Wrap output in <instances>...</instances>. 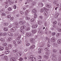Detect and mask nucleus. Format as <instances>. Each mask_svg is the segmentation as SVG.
<instances>
[{
    "label": "nucleus",
    "instance_id": "1",
    "mask_svg": "<svg viewBox=\"0 0 61 61\" xmlns=\"http://www.w3.org/2000/svg\"><path fill=\"white\" fill-rule=\"evenodd\" d=\"M25 26L24 25L22 26L20 28L21 30H20V31L21 33H24V31L23 30V29H24L25 28Z\"/></svg>",
    "mask_w": 61,
    "mask_h": 61
},
{
    "label": "nucleus",
    "instance_id": "2",
    "mask_svg": "<svg viewBox=\"0 0 61 61\" xmlns=\"http://www.w3.org/2000/svg\"><path fill=\"white\" fill-rule=\"evenodd\" d=\"M16 55L18 56H22V53L20 52H18L17 53Z\"/></svg>",
    "mask_w": 61,
    "mask_h": 61
},
{
    "label": "nucleus",
    "instance_id": "3",
    "mask_svg": "<svg viewBox=\"0 0 61 61\" xmlns=\"http://www.w3.org/2000/svg\"><path fill=\"white\" fill-rule=\"evenodd\" d=\"M44 10H47V9L46 7H44L43 8L41 9V12H44Z\"/></svg>",
    "mask_w": 61,
    "mask_h": 61
},
{
    "label": "nucleus",
    "instance_id": "4",
    "mask_svg": "<svg viewBox=\"0 0 61 61\" xmlns=\"http://www.w3.org/2000/svg\"><path fill=\"white\" fill-rule=\"evenodd\" d=\"M10 60L11 61H16V58L12 57L10 59Z\"/></svg>",
    "mask_w": 61,
    "mask_h": 61
},
{
    "label": "nucleus",
    "instance_id": "5",
    "mask_svg": "<svg viewBox=\"0 0 61 61\" xmlns=\"http://www.w3.org/2000/svg\"><path fill=\"white\" fill-rule=\"evenodd\" d=\"M57 43L58 44H60L61 43V40L59 39L57 41Z\"/></svg>",
    "mask_w": 61,
    "mask_h": 61
},
{
    "label": "nucleus",
    "instance_id": "6",
    "mask_svg": "<svg viewBox=\"0 0 61 61\" xmlns=\"http://www.w3.org/2000/svg\"><path fill=\"white\" fill-rule=\"evenodd\" d=\"M46 6L47 8H50V7H51V5L49 4H47L46 5Z\"/></svg>",
    "mask_w": 61,
    "mask_h": 61
},
{
    "label": "nucleus",
    "instance_id": "7",
    "mask_svg": "<svg viewBox=\"0 0 61 61\" xmlns=\"http://www.w3.org/2000/svg\"><path fill=\"white\" fill-rule=\"evenodd\" d=\"M37 27V25L36 24L33 25L32 26V27L33 28H36Z\"/></svg>",
    "mask_w": 61,
    "mask_h": 61
},
{
    "label": "nucleus",
    "instance_id": "8",
    "mask_svg": "<svg viewBox=\"0 0 61 61\" xmlns=\"http://www.w3.org/2000/svg\"><path fill=\"white\" fill-rule=\"evenodd\" d=\"M15 30V28L13 27L11 29V31L12 32H14Z\"/></svg>",
    "mask_w": 61,
    "mask_h": 61
},
{
    "label": "nucleus",
    "instance_id": "9",
    "mask_svg": "<svg viewBox=\"0 0 61 61\" xmlns=\"http://www.w3.org/2000/svg\"><path fill=\"white\" fill-rule=\"evenodd\" d=\"M52 59L54 61H56L57 59L56 57H53L52 58Z\"/></svg>",
    "mask_w": 61,
    "mask_h": 61
},
{
    "label": "nucleus",
    "instance_id": "10",
    "mask_svg": "<svg viewBox=\"0 0 61 61\" xmlns=\"http://www.w3.org/2000/svg\"><path fill=\"white\" fill-rule=\"evenodd\" d=\"M36 2L34 1H33L31 3V5L32 6H34L35 5H36Z\"/></svg>",
    "mask_w": 61,
    "mask_h": 61
},
{
    "label": "nucleus",
    "instance_id": "11",
    "mask_svg": "<svg viewBox=\"0 0 61 61\" xmlns=\"http://www.w3.org/2000/svg\"><path fill=\"white\" fill-rule=\"evenodd\" d=\"M7 43H2V46H7Z\"/></svg>",
    "mask_w": 61,
    "mask_h": 61
},
{
    "label": "nucleus",
    "instance_id": "12",
    "mask_svg": "<svg viewBox=\"0 0 61 61\" xmlns=\"http://www.w3.org/2000/svg\"><path fill=\"white\" fill-rule=\"evenodd\" d=\"M51 41L52 42H55V39L54 38H52L51 39Z\"/></svg>",
    "mask_w": 61,
    "mask_h": 61
},
{
    "label": "nucleus",
    "instance_id": "13",
    "mask_svg": "<svg viewBox=\"0 0 61 61\" xmlns=\"http://www.w3.org/2000/svg\"><path fill=\"white\" fill-rule=\"evenodd\" d=\"M8 48L9 49H11L12 48V45L11 44H9L8 46Z\"/></svg>",
    "mask_w": 61,
    "mask_h": 61
},
{
    "label": "nucleus",
    "instance_id": "14",
    "mask_svg": "<svg viewBox=\"0 0 61 61\" xmlns=\"http://www.w3.org/2000/svg\"><path fill=\"white\" fill-rule=\"evenodd\" d=\"M19 24L21 25H24L25 24V23L23 22L20 21L19 22Z\"/></svg>",
    "mask_w": 61,
    "mask_h": 61
},
{
    "label": "nucleus",
    "instance_id": "15",
    "mask_svg": "<svg viewBox=\"0 0 61 61\" xmlns=\"http://www.w3.org/2000/svg\"><path fill=\"white\" fill-rule=\"evenodd\" d=\"M49 50H47V51L45 52L46 54L47 55H49Z\"/></svg>",
    "mask_w": 61,
    "mask_h": 61
},
{
    "label": "nucleus",
    "instance_id": "16",
    "mask_svg": "<svg viewBox=\"0 0 61 61\" xmlns=\"http://www.w3.org/2000/svg\"><path fill=\"white\" fill-rule=\"evenodd\" d=\"M4 47L0 46V51H3L4 50Z\"/></svg>",
    "mask_w": 61,
    "mask_h": 61
},
{
    "label": "nucleus",
    "instance_id": "17",
    "mask_svg": "<svg viewBox=\"0 0 61 61\" xmlns=\"http://www.w3.org/2000/svg\"><path fill=\"white\" fill-rule=\"evenodd\" d=\"M3 30H4V31H7L8 30V28L7 27L3 28Z\"/></svg>",
    "mask_w": 61,
    "mask_h": 61
},
{
    "label": "nucleus",
    "instance_id": "18",
    "mask_svg": "<svg viewBox=\"0 0 61 61\" xmlns=\"http://www.w3.org/2000/svg\"><path fill=\"white\" fill-rule=\"evenodd\" d=\"M8 34L10 36H13V34L12 33H10L9 32L8 33Z\"/></svg>",
    "mask_w": 61,
    "mask_h": 61
},
{
    "label": "nucleus",
    "instance_id": "19",
    "mask_svg": "<svg viewBox=\"0 0 61 61\" xmlns=\"http://www.w3.org/2000/svg\"><path fill=\"white\" fill-rule=\"evenodd\" d=\"M35 46L34 45H32V46L30 47V48L31 49H34V48H35Z\"/></svg>",
    "mask_w": 61,
    "mask_h": 61
},
{
    "label": "nucleus",
    "instance_id": "20",
    "mask_svg": "<svg viewBox=\"0 0 61 61\" xmlns=\"http://www.w3.org/2000/svg\"><path fill=\"white\" fill-rule=\"evenodd\" d=\"M32 33L33 34H35L36 33V30H34L32 31Z\"/></svg>",
    "mask_w": 61,
    "mask_h": 61
},
{
    "label": "nucleus",
    "instance_id": "21",
    "mask_svg": "<svg viewBox=\"0 0 61 61\" xmlns=\"http://www.w3.org/2000/svg\"><path fill=\"white\" fill-rule=\"evenodd\" d=\"M0 41L1 42H4L5 41V40L4 39H1L0 40Z\"/></svg>",
    "mask_w": 61,
    "mask_h": 61
},
{
    "label": "nucleus",
    "instance_id": "22",
    "mask_svg": "<svg viewBox=\"0 0 61 61\" xmlns=\"http://www.w3.org/2000/svg\"><path fill=\"white\" fill-rule=\"evenodd\" d=\"M32 61H36V58H35L33 57L31 59Z\"/></svg>",
    "mask_w": 61,
    "mask_h": 61
},
{
    "label": "nucleus",
    "instance_id": "23",
    "mask_svg": "<svg viewBox=\"0 0 61 61\" xmlns=\"http://www.w3.org/2000/svg\"><path fill=\"white\" fill-rule=\"evenodd\" d=\"M34 16L33 17L34 18H36V17H37V15H36V14H34Z\"/></svg>",
    "mask_w": 61,
    "mask_h": 61
},
{
    "label": "nucleus",
    "instance_id": "24",
    "mask_svg": "<svg viewBox=\"0 0 61 61\" xmlns=\"http://www.w3.org/2000/svg\"><path fill=\"white\" fill-rule=\"evenodd\" d=\"M10 51H6L5 52V54L6 55H7V54H9Z\"/></svg>",
    "mask_w": 61,
    "mask_h": 61
},
{
    "label": "nucleus",
    "instance_id": "25",
    "mask_svg": "<svg viewBox=\"0 0 61 61\" xmlns=\"http://www.w3.org/2000/svg\"><path fill=\"white\" fill-rule=\"evenodd\" d=\"M44 15L45 16H47V11H46L44 13Z\"/></svg>",
    "mask_w": 61,
    "mask_h": 61
},
{
    "label": "nucleus",
    "instance_id": "26",
    "mask_svg": "<svg viewBox=\"0 0 61 61\" xmlns=\"http://www.w3.org/2000/svg\"><path fill=\"white\" fill-rule=\"evenodd\" d=\"M32 12H33V13H36V10L34 9L32 10Z\"/></svg>",
    "mask_w": 61,
    "mask_h": 61
},
{
    "label": "nucleus",
    "instance_id": "27",
    "mask_svg": "<svg viewBox=\"0 0 61 61\" xmlns=\"http://www.w3.org/2000/svg\"><path fill=\"white\" fill-rule=\"evenodd\" d=\"M38 58L40 59H42V56H40V55L38 56Z\"/></svg>",
    "mask_w": 61,
    "mask_h": 61
},
{
    "label": "nucleus",
    "instance_id": "28",
    "mask_svg": "<svg viewBox=\"0 0 61 61\" xmlns=\"http://www.w3.org/2000/svg\"><path fill=\"white\" fill-rule=\"evenodd\" d=\"M7 40L8 41H9V42H10L11 40H12V39L11 38H8L7 39Z\"/></svg>",
    "mask_w": 61,
    "mask_h": 61
},
{
    "label": "nucleus",
    "instance_id": "29",
    "mask_svg": "<svg viewBox=\"0 0 61 61\" xmlns=\"http://www.w3.org/2000/svg\"><path fill=\"white\" fill-rule=\"evenodd\" d=\"M13 52L15 53H16L17 52V50H13Z\"/></svg>",
    "mask_w": 61,
    "mask_h": 61
},
{
    "label": "nucleus",
    "instance_id": "30",
    "mask_svg": "<svg viewBox=\"0 0 61 61\" xmlns=\"http://www.w3.org/2000/svg\"><path fill=\"white\" fill-rule=\"evenodd\" d=\"M26 36H31V34H30V33H27L26 34Z\"/></svg>",
    "mask_w": 61,
    "mask_h": 61
},
{
    "label": "nucleus",
    "instance_id": "31",
    "mask_svg": "<svg viewBox=\"0 0 61 61\" xmlns=\"http://www.w3.org/2000/svg\"><path fill=\"white\" fill-rule=\"evenodd\" d=\"M30 29V27H27L26 28V31H29Z\"/></svg>",
    "mask_w": 61,
    "mask_h": 61
},
{
    "label": "nucleus",
    "instance_id": "32",
    "mask_svg": "<svg viewBox=\"0 0 61 61\" xmlns=\"http://www.w3.org/2000/svg\"><path fill=\"white\" fill-rule=\"evenodd\" d=\"M42 21H39L38 22V24H39V25H42Z\"/></svg>",
    "mask_w": 61,
    "mask_h": 61
},
{
    "label": "nucleus",
    "instance_id": "33",
    "mask_svg": "<svg viewBox=\"0 0 61 61\" xmlns=\"http://www.w3.org/2000/svg\"><path fill=\"white\" fill-rule=\"evenodd\" d=\"M53 52L56 53L57 52V50L55 49H53Z\"/></svg>",
    "mask_w": 61,
    "mask_h": 61
},
{
    "label": "nucleus",
    "instance_id": "34",
    "mask_svg": "<svg viewBox=\"0 0 61 61\" xmlns=\"http://www.w3.org/2000/svg\"><path fill=\"white\" fill-rule=\"evenodd\" d=\"M0 12L1 13H3L4 12H5V10H4V9H2L0 11Z\"/></svg>",
    "mask_w": 61,
    "mask_h": 61
},
{
    "label": "nucleus",
    "instance_id": "35",
    "mask_svg": "<svg viewBox=\"0 0 61 61\" xmlns=\"http://www.w3.org/2000/svg\"><path fill=\"white\" fill-rule=\"evenodd\" d=\"M29 12V10H27L25 12V15H27L28 13Z\"/></svg>",
    "mask_w": 61,
    "mask_h": 61
},
{
    "label": "nucleus",
    "instance_id": "36",
    "mask_svg": "<svg viewBox=\"0 0 61 61\" xmlns=\"http://www.w3.org/2000/svg\"><path fill=\"white\" fill-rule=\"evenodd\" d=\"M17 43L18 44H20L21 43V41H17Z\"/></svg>",
    "mask_w": 61,
    "mask_h": 61
},
{
    "label": "nucleus",
    "instance_id": "37",
    "mask_svg": "<svg viewBox=\"0 0 61 61\" xmlns=\"http://www.w3.org/2000/svg\"><path fill=\"white\" fill-rule=\"evenodd\" d=\"M44 57L46 59H48V57L46 55H45Z\"/></svg>",
    "mask_w": 61,
    "mask_h": 61
},
{
    "label": "nucleus",
    "instance_id": "38",
    "mask_svg": "<svg viewBox=\"0 0 61 61\" xmlns=\"http://www.w3.org/2000/svg\"><path fill=\"white\" fill-rule=\"evenodd\" d=\"M53 46H57V43H54L53 44Z\"/></svg>",
    "mask_w": 61,
    "mask_h": 61
},
{
    "label": "nucleus",
    "instance_id": "39",
    "mask_svg": "<svg viewBox=\"0 0 61 61\" xmlns=\"http://www.w3.org/2000/svg\"><path fill=\"white\" fill-rule=\"evenodd\" d=\"M7 56H5L4 57V59H5V60H6L7 59Z\"/></svg>",
    "mask_w": 61,
    "mask_h": 61
},
{
    "label": "nucleus",
    "instance_id": "40",
    "mask_svg": "<svg viewBox=\"0 0 61 61\" xmlns=\"http://www.w3.org/2000/svg\"><path fill=\"white\" fill-rule=\"evenodd\" d=\"M2 35L3 36H5V35H7V33H5Z\"/></svg>",
    "mask_w": 61,
    "mask_h": 61
},
{
    "label": "nucleus",
    "instance_id": "41",
    "mask_svg": "<svg viewBox=\"0 0 61 61\" xmlns=\"http://www.w3.org/2000/svg\"><path fill=\"white\" fill-rule=\"evenodd\" d=\"M8 10L9 11H10L12 10V9L10 7H9L8 8Z\"/></svg>",
    "mask_w": 61,
    "mask_h": 61
},
{
    "label": "nucleus",
    "instance_id": "42",
    "mask_svg": "<svg viewBox=\"0 0 61 61\" xmlns=\"http://www.w3.org/2000/svg\"><path fill=\"white\" fill-rule=\"evenodd\" d=\"M25 18L26 20H29L30 19V18H29V17H26Z\"/></svg>",
    "mask_w": 61,
    "mask_h": 61
},
{
    "label": "nucleus",
    "instance_id": "43",
    "mask_svg": "<svg viewBox=\"0 0 61 61\" xmlns=\"http://www.w3.org/2000/svg\"><path fill=\"white\" fill-rule=\"evenodd\" d=\"M34 40H35V39H34L33 38H32L30 40V41L31 42H32H32H33V41H34Z\"/></svg>",
    "mask_w": 61,
    "mask_h": 61
},
{
    "label": "nucleus",
    "instance_id": "44",
    "mask_svg": "<svg viewBox=\"0 0 61 61\" xmlns=\"http://www.w3.org/2000/svg\"><path fill=\"white\" fill-rule=\"evenodd\" d=\"M20 13L21 15H23L24 14V12L22 11H20Z\"/></svg>",
    "mask_w": 61,
    "mask_h": 61
},
{
    "label": "nucleus",
    "instance_id": "45",
    "mask_svg": "<svg viewBox=\"0 0 61 61\" xmlns=\"http://www.w3.org/2000/svg\"><path fill=\"white\" fill-rule=\"evenodd\" d=\"M7 16L8 18H10L11 17V15H8Z\"/></svg>",
    "mask_w": 61,
    "mask_h": 61
},
{
    "label": "nucleus",
    "instance_id": "46",
    "mask_svg": "<svg viewBox=\"0 0 61 61\" xmlns=\"http://www.w3.org/2000/svg\"><path fill=\"white\" fill-rule=\"evenodd\" d=\"M39 18L41 19H43V16H39Z\"/></svg>",
    "mask_w": 61,
    "mask_h": 61
},
{
    "label": "nucleus",
    "instance_id": "47",
    "mask_svg": "<svg viewBox=\"0 0 61 61\" xmlns=\"http://www.w3.org/2000/svg\"><path fill=\"white\" fill-rule=\"evenodd\" d=\"M52 36H54L55 35H56V33L55 32H53L52 33Z\"/></svg>",
    "mask_w": 61,
    "mask_h": 61
},
{
    "label": "nucleus",
    "instance_id": "48",
    "mask_svg": "<svg viewBox=\"0 0 61 61\" xmlns=\"http://www.w3.org/2000/svg\"><path fill=\"white\" fill-rule=\"evenodd\" d=\"M14 19V18L13 17H12L10 18L11 20H13Z\"/></svg>",
    "mask_w": 61,
    "mask_h": 61
},
{
    "label": "nucleus",
    "instance_id": "49",
    "mask_svg": "<svg viewBox=\"0 0 61 61\" xmlns=\"http://www.w3.org/2000/svg\"><path fill=\"white\" fill-rule=\"evenodd\" d=\"M30 45V44H29V43H28L26 44V46H29Z\"/></svg>",
    "mask_w": 61,
    "mask_h": 61
},
{
    "label": "nucleus",
    "instance_id": "50",
    "mask_svg": "<svg viewBox=\"0 0 61 61\" xmlns=\"http://www.w3.org/2000/svg\"><path fill=\"white\" fill-rule=\"evenodd\" d=\"M31 1V0H27V3H29Z\"/></svg>",
    "mask_w": 61,
    "mask_h": 61
},
{
    "label": "nucleus",
    "instance_id": "51",
    "mask_svg": "<svg viewBox=\"0 0 61 61\" xmlns=\"http://www.w3.org/2000/svg\"><path fill=\"white\" fill-rule=\"evenodd\" d=\"M39 51H41L42 50V48H40L38 49Z\"/></svg>",
    "mask_w": 61,
    "mask_h": 61
},
{
    "label": "nucleus",
    "instance_id": "52",
    "mask_svg": "<svg viewBox=\"0 0 61 61\" xmlns=\"http://www.w3.org/2000/svg\"><path fill=\"white\" fill-rule=\"evenodd\" d=\"M56 3H57V2L56 1H54L53 2V3L54 5H56Z\"/></svg>",
    "mask_w": 61,
    "mask_h": 61
},
{
    "label": "nucleus",
    "instance_id": "53",
    "mask_svg": "<svg viewBox=\"0 0 61 61\" xmlns=\"http://www.w3.org/2000/svg\"><path fill=\"white\" fill-rule=\"evenodd\" d=\"M4 25L5 26H6L7 25V23H5L4 24Z\"/></svg>",
    "mask_w": 61,
    "mask_h": 61
},
{
    "label": "nucleus",
    "instance_id": "54",
    "mask_svg": "<svg viewBox=\"0 0 61 61\" xmlns=\"http://www.w3.org/2000/svg\"><path fill=\"white\" fill-rule=\"evenodd\" d=\"M19 60V61H22V60H23V58L21 57L20 58Z\"/></svg>",
    "mask_w": 61,
    "mask_h": 61
},
{
    "label": "nucleus",
    "instance_id": "55",
    "mask_svg": "<svg viewBox=\"0 0 61 61\" xmlns=\"http://www.w3.org/2000/svg\"><path fill=\"white\" fill-rule=\"evenodd\" d=\"M54 24H56L57 23V22L56 21H55L53 22Z\"/></svg>",
    "mask_w": 61,
    "mask_h": 61
},
{
    "label": "nucleus",
    "instance_id": "56",
    "mask_svg": "<svg viewBox=\"0 0 61 61\" xmlns=\"http://www.w3.org/2000/svg\"><path fill=\"white\" fill-rule=\"evenodd\" d=\"M35 21V19H32L31 20V22H34Z\"/></svg>",
    "mask_w": 61,
    "mask_h": 61
},
{
    "label": "nucleus",
    "instance_id": "57",
    "mask_svg": "<svg viewBox=\"0 0 61 61\" xmlns=\"http://www.w3.org/2000/svg\"><path fill=\"white\" fill-rule=\"evenodd\" d=\"M58 31H59V32H61V29L60 28H59L58 29Z\"/></svg>",
    "mask_w": 61,
    "mask_h": 61
},
{
    "label": "nucleus",
    "instance_id": "58",
    "mask_svg": "<svg viewBox=\"0 0 61 61\" xmlns=\"http://www.w3.org/2000/svg\"><path fill=\"white\" fill-rule=\"evenodd\" d=\"M16 41L15 40L14 41H13V44H15V43H16Z\"/></svg>",
    "mask_w": 61,
    "mask_h": 61
},
{
    "label": "nucleus",
    "instance_id": "59",
    "mask_svg": "<svg viewBox=\"0 0 61 61\" xmlns=\"http://www.w3.org/2000/svg\"><path fill=\"white\" fill-rule=\"evenodd\" d=\"M13 8H14V9H16V5H15L14 6V7H13Z\"/></svg>",
    "mask_w": 61,
    "mask_h": 61
},
{
    "label": "nucleus",
    "instance_id": "60",
    "mask_svg": "<svg viewBox=\"0 0 61 61\" xmlns=\"http://www.w3.org/2000/svg\"><path fill=\"white\" fill-rule=\"evenodd\" d=\"M33 57V56L31 55L30 56V58H32Z\"/></svg>",
    "mask_w": 61,
    "mask_h": 61
},
{
    "label": "nucleus",
    "instance_id": "61",
    "mask_svg": "<svg viewBox=\"0 0 61 61\" xmlns=\"http://www.w3.org/2000/svg\"><path fill=\"white\" fill-rule=\"evenodd\" d=\"M57 35H58V36H60V35H61V33H59L57 34Z\"/></svg>",
    "mask_w": 61,
    "mask_h": 61
},
{
    "label": "nucleus",
    "instance_id": "62",
    "mask_svg": "<svg viewBox=\"0 0 61 61\" xmlns=\"http://www.w3.org/2000/svg\"><path fill=\"white\" fill-rule=\"evenodd\" d=\"M2 15L3 16L5 15V14L4 13H3L2 14Z\"/></svg>",
    "mask_w": 61,
    "mask_h": 61
},
{
    "label": "nucleus",
    "instance_id": "63",
    "mask_svg": "<svg viewBox=\"0 0 61 61\" xmlns=\"http://www.w3.org/2000/svg\"><path fill=\"white\" fill-rule=\"evenodd\" d=\"M12 26V25H10L8 26L9 28H11Z\"/></svg>",
    "mask_w": 61,
    "mask_h": 61
},
{
    "label": "nucleus",
    "instance_id": "64",
    "mask_svg": "<svg viewBox=\"0 0 61 61\" xmlns=\"http://www.w3.org/2000/svg\"><path fill=\"white\" fill-rule=\"evenodd\" d=\"M58 61H61V58H59Z\"/></svg>",
    "mask_w": 61,
    "mask_h": 61
}]
</instances>
